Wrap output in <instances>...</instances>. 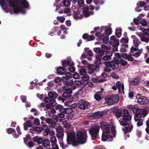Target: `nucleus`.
I'll return each mask as SVG.
<instances>
[{
	"instance_id": "obj_1",
	"label": "nucleus",
	"mask_w": 149,
	"mask_h": 149,
	"mask_svg": "<svg viewBox=\"0 0 149 149\" xmlns=\"http://www.w3.org/2000/svg\"><path fill=\"white\" fill-rule=\"evenodd\" d=\"M67 134L68 143L70 144L72 143V145L73 146H76L78 144L84 143L86 141L87 135L84 132L79 131L77 132L75 142H74L75 137V133L73 131L69 132L68 131Z\"/></svg>"
},
{
	"instance_id": "obj_62",
	"label": "nucleus",
	"mask_w": 149,
	"mask_h": 149,
	"mask_svg": "<svg viewBox=\"0 0 149 149\" xmlns=\"http://www.w3.org/2000/svg\"><path fill=\"white\" fill-rule=\"evenodd\" d=\"M46 122L49 124L52 123L54 121L51 119L50 118H47L45 119Z\"/></svg>"
},
{
	"instance_id": "obj_15",
	"label": "nucleus",
	"mask_w": 149,
	"mask_h": 149,
	"mask_svg": "<svg viewBox=\"0 0 149 149\" xmlns=\"http://www.w3.org/2000/svg\"><path fill=\"white\" fill-rule=\"evenodd\" d=\"M104 91L103 89L102 88L101 91L97 92L94 95L95 99L97 100H100L102 99V98L100 95L101 94L102 92Z\"/></svg>"
},
{
	"instance_id": "obj_9",
	"label": "nucleus",
	"mask_w": 149,
	"mask_h": 149,
	"mask_svg": "<svg viewBox=\"0 0 149 149\" xmlns=\"http://www.w3.org/2000/svg\"><path fill=\"white\" fill-rule=\"evenodd\" d=\"M84 14L82 12H81L79 9H75L74 11L73 16L74 18L75 19H79L82 18Z\"/></svg>"
},
{
	"instance_id": "obj_61",
	"label": "nucleus",
	"mask_w": 149,
	"mask_h": 149,
	"mask_svg": "<svg viewBox=\"0 0 149 149\" xmlns=\"http://www.w3.org/2000/svg\"><path fill=\"white\" fill-rule=\"evenodd\" d=\"M72 110L70 108H66L65 113L68 114H69L72 113Z\"/></svg>"
},
{
	"instance_id": "obj_35",
	"label": "nucleus",
	"mask_w": 149,
	"mask_h": 149,
	"mask_svg": "<svg viewBox=\"0 0 149 149\" xmlns=\"http://www.w3.org/2000/svg\"><path fill=\"white\" fill-rule=\"evenodd\" d=\"M120 63L123 66L127 65V67H128L129 66V65L127 63V61L123 59H120Z\"/></svg>"
},
{
	"instance_id": "obj_55",
	"label": "nucleus",
	"mask_w": 149,
	"mask_h": 149,
	"mask_svg": "<svg viewBox=\"0 0 149 149\" xmlns=\"http://www.w3.org/2000/svg\"><path fill=\"white\" fill-rule=\"evenodd\" d=\"M68 64L72 66L73 65V63L70 58H68L67 60Z\"/></svg>"
},
{
	"instance_id": "obj_60",
	"label": "nucleus",
	"mask_w": 149,
	"mask_h": 149,
	"mask_svg": "<svg viewBox=\"0 0 149 149\" xmlns=\"http://www.w3.org/2000/svg\"><path fill=\"white\" fill-rule=\"evenodd\" d=\"M24 129L26 130L28 129V121H26V122L23 124Z\"/></svg>"
},
{
	"instance_id": "obj_49",
	"label": "nucleus",
	"mask_w": 149,
	"mask_h": 149,
	"mask_svg": "<svg viewBox=\"0 0 149 149\" xmlns=\"http://www.w3.org/2000/svg\"><path fill=\"white\" fill-rule=\"evenodd\" d=\"M141 40V41L146 42H148V38H146L143 36L142 37H141L140 38Z\"/></svg>"
},
{
	"instance_id": "obj_52",
	"label": "nucleus",
	"mask_w": 149,
	"mask_h": 149,
	"mask_svg": "<svg viewBox=\"0 0 149 149\" xmlns=\"http://www.w3.org/2000/svg\"><path fill=\"white\" fill-rule=\"evenodd\" d=\"M111 30L109 28H107L105 31L107 35H109L111 34Z\"/></svg>"
},
{
	"instance_id": "obj_17",
	"label": "nucleus",
	"mask_w": 149,
	"mask_h": 149,
	"mask_svg": "<svg viewBox=\"0 0 149 149\" xmlns=\"http://www.w3.org/2000/svg\"><path fill=\"white\" fill-rule=\"evenodd\" d=\"M65 71V69L61 67H58L56 70L57 73L60 75L63 74H64V72Z\"/></svg>"
},
{
	"instance_id": "obj_11",
	"label": "nucleus",
	"mask_w": 149,
	"mask_h": 149,
	"mask_svg": "<svg viewBox=\"0 0 149 149\" xmlns=\"http://www.w3.org/2000/svg\"><path fill=\"white\" fill-rule=\"evenodd\" d=\"M88 9L89 8L87 6H85L83 7V11L82 12L85 17H88L90 15H92L93 14V12L92 11H88Z\"/></svg>"
},
{
	"instance_id": "obj_29",
	"label": "nucleus",
	"mask_w": 149,
	"mask_h": 149,
	"mask_svg": "<svg viewBox=\"0 0 149 149\" xmlns=\"http://www.w3.org/2000/svg\"><path fill=\"white\" fill-rule=\"evenodd\" d=\"M43 145L45 147L50 146V142L49 140L47 139H45L43 141Z\"/></svg>"
},
{
	"instance_id": "obj_36",
	"label": "nucleus",
	"mask_w": 149,
	"mask_h": 149,
	"mask_svg": "<svg viewBox=\"0 0 149 149\" xmlns=\"http://www.w3.org/2000/svg\"><path fill=\"white\" fill-rule=\"evenodd\" d=\"M140 113L144 117L148 114V111L146 110L142 109L140 111Z\"/></svg>"
},
{
	"instance_id": "obj_57",
	"label": "nucleus",
	"mask_w": 149,
	"mask_h": 149,
	"mask_svg": "<svg viewBox=\"0 0 149 149\" xmlns=\"http://www.w3.org/2000/svg\"><path fill=\"white\" fill-rule=\"evenodd\" d=\"M89 77L86 75H83V76L82 77V79L84 81H87L89 79Z\"/></svg>"
},
{
	"instance_id": "obj_63",
	"label": "nucleus",
	"mask_w": 149,
	"mask_h": 149,
	"mask_svg": "<svg viewBox=\"0 0 149 149\" xmlns=\"http://www.w3.org/2000/svg\"><path fill=\"white\" fill-rule=\"evenodd\" d=\"M95 38V37L93 35H90L87 38V40L88 41H91L94 40Z\"/></svg>"
},
{
	"instance_id": "obj_59",
	"label": "nucleus",
	"mask_w": 149,
	"mask_h": 149,
	"mask_svg": "<svg viewBox=\"0 0 149 149\" xmlns=\"http://www.w3.org/2000/svg\"><path fill=\"white\" fill-rule=\"evenodd\" d=\"M44 101L47 103H52V100L48 97L45 98L44 99Z\"/></svg>"
},
{
	"instance_id": "obj_54",
	"label": "nucleus",
	"mask_w": 149,
	"mask_h": 149,
	"mask_svg": "<svg viewBox=\"0 0 149 149\" xmlns=\"http://www.w3.org/2000/svg\"><path fill=\"white\" fill-rule=\"evenodd\" d=\"M59 143L60 145L61 146L62 148L63 149H64L67 147V146L66 145L65 146L63 143L62 142V141H61V140L59 141Z\"/></svg>"
},
{
	"instance_id": "obj_58",
	"label": "nucleus",
	"mask_w": 149,
	"mask_h": 149,
	"mask_svg": "<svg viewBox=\"0 0 149 149\" xmlns=\"http://www.w3.org/2000/svg\"><path fill=\"white\" fill-rule=\"evenodd\" d=\"M66 77L68 79H70L72 77V75L71 73L68 72L65 74Z\"/></svg>"
},
{
	"instance_id": "obj_33",
	"label": "nucleus",
	"mask_w": 149,
	"mask_h": 149,
	"mask_svg": "<svg viewBox=\"0 0 149 149\" xmlns=\"http://www.w3.org/2000/svg\"><path fill=\"white\" fill-rule=\"evenodd\" d=\"M84 50L87 53L88 55L90 56H93V52L89 48H85L84 49Z\"/></svg>"
},
{
	"instance_id": "obj_48",
	"label": "nucleus",
	"mask_w": 149,
	"mask_h": 149,
	"mask_svg": "<svg viewBox=\"0 0 149 149\" xmlns=\"http://www.w3.org/2000/svg\"><path fill=\"white\" fill-rule=\"evenodd\" d=\"M120 58H118L117 57H114L113 58V60L114 62L118 64H119L120 63Z\"/></svg>"
},
{
	"instance_id": "obj_40",
	"label": "nucleus",
	"mask_w": 149,
	"mask_h": 149,
	"mask_svg": "<svg viewBox=\"0 0 149 149\" xmlns=\"http://www.w3.org/2000/svg\"><path fill=\"white\" fill-rule=\"evenodd\" d=\"M141 114L139 113H138L136 114L135 116L134 117V119L136 121H137L141 117Z\"/></svg>"
},
{
	"instance_id": "obj_18",
	"label": "nucleus",
	"mask_w": 149,
	"mask_h": 149,
	"mask_svg": "<svg viewBox=\"0 0 149 149\" xmlns=\"http://www.w3.org/2000/svg\"><path fill=\"white\" fill-rule=\"evenodd\" d=\"M72 93V89L69 88L68 92H65L63 94V97L65 98H68L71 96V94Z\"/></svg>"
},
{
	"instance_id": "obj_8",
	"label": "nucleus",
	"mask_w": 149,
	"mask_h": 149,
	"mask_svg": "<svg viewBox=\"0 0 149 149\" xmlns=\"http://www.w3.org/2000/svg\"><path fill=\"white\" fill-rule=\"evenodd\" d=\"M78 105L79 108L84 110L88 109L90 106L89 103L87 101L82 100L78 102Z\"/></svg>"
},
{
	"instance_id": "obj_6",
	"label": "nucleus",
	"mask_w": 149,
	"mask_h": 149,
	"mask_svg": "<svg viewBox=\"0 0 149 149\" xmlns=\"http://www.w3.org/2000/svg\"><path fill=\"white\" fill-rule=\"evenodd\" d=\"M103 63L105 65L104 66V70L107 72H109L111 71V68L113 70L116 68L115 63L113 61H111L109 62L108 61H104Z\"/></svg>"
},
{
	"instance_id": "obj_21",
	"label": "nucleus",
	"mask_w": 149,
	"mask_h": 149,
	"mask_svg": "<svg viewBox=\"0 0 149 149\" xmlns=\"http://www.w3.org/2000/svg\"><path fill=\"white\" fill-rule=\"evenodd\" d=\"M101 59V57L99 55L96 56V59L94 61V62L95 63L98 65H100L101 64V61H100Z\"/></svg>"
},
{
	"instance_id": "obj_4",
	"label": "nucleus",
	"mask_w": 149,
	"mask_h": 149,
	"mask_svg": "<svg viewBox=\"0 0 149 149\" xmlns=\"http://www.w3.org/2000/svg\"><path fill=\"white\" fill-rule=\"evenodd\" d=\"M106 103L111 105L117 103L119 100L118 96L116 95H108L105 98Z\"/></svg>"
},
{
	"instance_id": "obj_5",
	"label": "nucleus",
	"mask_w": 149,
	"mask_h": 149,
	"mask_svg": "<svg viewBox=\"0 0 149 149\" xmlns=\"http://www.w3.org/2000/svg\"><path fill=\"white\" fill-rule=\"evenodd\" d=\"M99 130V127L97 126H94L91 127L89 130V132L92 136L93 140L96 139Z\"/></svg>"
},
{
	"instance_id": "obj_43",
	"label": "nucleus",
	"mask_w": 149,
	"mask_h": 149,
	"mask_svg": "<svg viewBox=\"0 0 149 149\" xmlns=\"http://www.w3.org/2000/svg\"><path fill=\"white\" fill-rule=\"evenodd\" d=\"M50 141L52 144L56 143L57 141L56 137L55 136L52 137Z\"/></svg>"
},
{
	"instance_id": "obj_46",
	"label": "nucleus",
	"mask_w": 149,
	"mask_h": 149,
	"mask_svg": "<svg viewBox=\"0 0 149 149\" xmlns=\"http://www.w3.org/2000/svg\"><path fill=\"white\" fill-rule=\"evenodd\" d=\"M42 130V129L41 127H36L34 128L33 131H36L38 133L40 132Z\"/></svg>"
},
{
	"instance_id": "obj_38",
	"label": "nucleus",
	"mask_w": 149,
	"mask_h": 149,
	"mask_svg": "<svg viewBox=\"0 0 149 149\" xmlns=\"http://www.w3.org/2000/svg\"><path fill=\"white\" fill-rule=\"evenodd\" d=\"M16 130L18 132V135H16L15 134L14 135V137L16 138H18L19 136L21 134V132H20V128L18 126H17V127Z\"/></svg>"
},
{
	"instance_id": "obj_10",
	"label": "nucleus",
	"mask_w": 149,
	"mask_h": 149,
	"mask_svg": "<svg viewBox=\"0 0 149 149\" xmlns=\"http://www.w3.org/2000/svg\"><path fill=\"white\" fill-rule=\"evenodd\" d=\"M109 42L110 44L113 45L115 47V50L117 51V48L116 47L119 45L118 40L114 36H112L111 37Z\"/></svg>"
},
{
	"instance_id": "obj_20",
	"label": "nucleus",
	"mask_w": 149,
	"mask_h": 149,
	"mask_svg": "<svg viewBox=\"0 0 149 149\" xmlns=\"http://www.w3.org/2000/svg\"><path fill=\"white\" fill-rule=\"evenodd\" d=\"M93 67V66L92 64H89L88 65V72L89 74H91L94 72V70Z\"/></svg>"
},
{
	"instance_id": "obj_30",
	"label": "nucleus",
	"mask_w": 149,
	"mask_h": 149,
	"mask_svg": "<svg viewBox=\"0 0 149 149\" xmlns=\"http://www.w3.org/2000/svg\"><path fill=\"white\" fill-rule=\"evenodd\" d=\"M122 112L121 109H118L117 110L115 113V116L118 118H120L122 116Z\"/></svg>"
},
{
	"instance_id": "obj_31",
	"label": "nucleus",
	"mask_w": 149,
	"mask_h": 149,
	"mask_svg": "<svg viewBox=\"0 0 149 149\" xmlns=\"http://www.w3.org/2000/svg\"><path fill=\"white\" fill-rule=\"evenodd\" d=\"M116 34L118 37H120L121 35V30L120 28H117L116 31Z\"/></svg>"
},
{
	"instance_id": "obj_24",
	"label": "nucleus",
	"mask_w": 149,
	"mask_h": 149,
	"mask_svg": "<svg viewBox=\"0 0 149 149\" xmlns=\"http://www.w3.org/2000/svg\"><path fill=\"white\" fill-rule=\"evenodd\" d=\"M94 51L97 54L102 55L104 54V52L102 51L100 48H96L93 49Z\"/></svg>"
},
{
	"instance_id": "obj_16",
	"label": "nucleus",
	"mask_w": 149,
	"mask_h": 149,
	"mask_svg": "<svg viewBox=\"0 0 149 149\" xmlns=\"http://www.w3.org/2000/svg\"><path fill=\"white\" fill-rule=\"evenodd\" d=\"M139 81L138 78H134L132 79L129 81V84L136 85L139 84Z\"/></svg>"
},
{
	"instance_id": "obj_37",
	"label": "nucleus",
	"mask_w": 149,
	"mask_h": 149,
	"mask_svg": "<svg viewBox=\"0 0 149 149\" xmlns=\"http://www.w3.org/2000/svg\"><path fill=\"white\" fill-rule=\"evenodd\" d=\"M100 38L101 39L103 40V42L104 43H106L107 42L108 38L107 36L105 37L101 35L100 36Z\"/></svg>"
},
{
	"instance_id": "obj_53",
	"label": "nucleus",
	"mask_w": 149,
	"mask_h": 149,
	"mask_svg": "<svg viewBox=\"0 0 149 149\" xmlns=\"http://www.w3.org/2000/svg\"><path fill=\"white\" fill-rule=\"evenodd\" d=\"M137 5L139 7H143L145 5V3L142 1H139L137 3Z\"/></svg>"
},
{
	"instance_id": "obj_56",
	"label": "nucleus",
	"mask_w": 149,
	"mask_h": 149,
	"mask_svg": "<svg viewBox=\"0 0 149 149\" xmlns=\"http://www.w3.org/2000/svg\"><path fill=\"white\" fill-rule=\"evenodd\" d=\"M139 109V107L137 106H134L132 108V110L134 112L136 113L138 111Z\"/></svg>"
},
{
	"instance_id": "obj_19",
	"label": "nucleus",
	"mask_w": 149,
	"mask_h": 149,
	"mask_svg": "<svg viewBox=\"0 0 149 149\" xmlns=\"http://www.w3.org/2000/svg\"><path fill=\"white\" fill-rule=\"evenodd\" d=\"M33 140L34 141L36 142L38 144H41L43 141L42 138L38 136L34 137Z\"/></svg>"
},
{
	"instance_id": "obj_45",
	"label": "nucleus",
	"mask_w": 149,
	"mask_h": 149,
	"mask_svg": "<svg viewBox=\"0 0 149 149\" xmlns=\"http://www.w3.org/2000/svg\"><path fill=\"white\" fill-rule=\"evenodd\" d=\"M56 131L58 133H62L63 132L62 127L60 126L57 127L56 129Z\"/></svg>"
},
{
	"instance_id": "obj_23",
	"label": "nucleus",
	"mask_w": 149,
	"mask_h": 149,
	"mask_svg": "<svg viewBox=\"0 0 149 149\" xmlns=\"http://www.w3.org/2000/svg\"><path fill=\"white\" fill-rule=\"evenodd\" d=\"M127 120H126L124 118H123L120 119L119 120V122L121 125H128V126H129V123H128V124H127Z\"/></svg>"
},
{
	"instance_id": "obj_41",
	"label": "nucleus",
	"mask_w": 149,
	"mask_h": 149,
	"mask_svg": "<svg viewBox=\"0 0 149 149\" xmlns=\"http://www.w3.org/2000/svg\"><path fill=\"white\" fill-rule=\"evenodd\" d=\"M80 74L81 75H83L86 74V70L83 68H81L79 70Z\"/></svg>"
},
{
	"instance_id": "obj_32",
	"label": "nucleus",
	"mask_w": 149,
	"mask_h": 149,
	"mask_svg": "<svg viewBox=\"0 0 149 149\" xmlns=\"http://www.w3.org/2000/svg\"><path fill=\"white\" fill-rule=\"evenodd\" d=\"M133 126L132 125H131L130 126L129 128H128L127 127H125L124 128H123V130L125 132H130L132 130L133 128Z\"/></svg>"
},
{
	"instance_id": "obj_42",
	"label": "nucleus",
	"mask_w": 149,
	"mask_h": 149,
	"mask_svg": "<svg viewBox=\"0 0 149 149\" xmlns=\"http://www.w3.org/2000/svg\"><path fill=\"white\" fill-rule=\"evenodd\" d=\"M111 133L113 135V136L114 137H115L116 131L115 130V127L113 126L111 128Z\"/></svg>"
},
{
	"instance_id": "obj_13",
	"label": "nucleus",
	"mask_w": 149,
	"mask_h": 149,
	"mask_svg": "<svg viewBox=\"0 0 149 149\" xmlns=\"http://www.w3.org/2000/svg\"><path fill=\"white\" fill-rule=\"evenodd\" d=\"M116 84L118 88V91L120 93L124 92V86L123 84H121L120 81H118L116 83Z\"/></svg>"
},
{
	"instance_id": "obj_26",
	"label": "nucleus",
	"mask_w": 149,
	"mask_h": 149,
	"mask_svg": "<svg viewBox=\"0 0 149 149\" xmlns=\"http://www.w3.org/2000/svg\"><path fill=\"white\" fill-rule=\"evenodd\" d=\"M92 80L94 82L97 83L98 82H103L105 81V79H101L100 78H99V79L93 77L92 79Z\"/></svg>"
},
{
	"instance_id": "obj_2",
	"label": "nucleus",
	"mask_w": 149,
	"mask_h": 149,
	"mask_svg": "<svg viewBox=\"0 0 149 149\" xmlns=\"http://www.w3.org/2000/svg\"><path fill=\"white\" fill-rule=\"evenodd\" d=\"M10 4V6L14 8L15 13L21 12L22 14L26 13L25 8L28 7V4L25 0H16V1L13 0H6Z\"/></svg>"
},
{
	"instance_id": "obj_47",
	"label": "nucleus",
	"mask_w": 149,
	"mask_h": 149,
	"mask_svg": "<svg viewBox=\"0 0 149 149\" xmlns=\"http://www.w3.org/2000/svg\"><path fill=\"white\" fill-rule=\"evenodd\" d=\"M121 41L124 43H127L128 42V38L127 37L123 38L121 39Z\"/></svg>"
},
{
	"instance_id": "obj_25",
	"label": "nucleus",
	"mask_w": 149,
	"mask_h": 149,
	"mask_svg": "<svg viewBox=\"0 0 149 149\" xmlns=\"http://www.w3.org/2000/svg\"><path fill=\"white\" fill-rule=\"evenodd\" d=\"M62 124L63 125V127L66 129H68L70 127V124L68 122L65 121H64L62 122Z\"/></svg>"
},
{
	"instance_id": "obj_50",
	"label": "nucleus",
	"mask_w": 149,
	"mask_h": 149,
	"mask_svg": "<svg viewBox=\"0 0 149 149\" xmlns=\"http://www.w3.org/2000/svg\"><path fill=\"white\" fill-rule=\"evenodd\" d=\"M57 19L61 23L63 22L65 20V19L63 17H57Z\"/></svg>"
},
{
	"instance_id": "obj_34",
	"label": "nucleus",
	"mask_w": 149,
	"mask_h": 149,
	"mask_svg": "<svg viewBox=\"0 0 149 149\" xmlns=\"http://www.w3.org/2000/svg\"><path fill=\"white\" fill-rule=\"evenodd\" d=\"M101 48L102 50L104 51H106L107 50H110L111 47L109 46H107L106 45H102Z\"/></svg>"
},
{
	"instance_id": "obj_14",
	"label": "nucleus",
	"mask_w": 149,
	"mask_h": 149,
	"mask_svg": "<svg viewBox=\"0 0 149 149\" xmlns=\"http://www.w3.org/2000/svg\"><path fill=\"white\" fill-rule=\"evenodd\" d=\"M107 113L105 111H98L95 113L94 115L95 118H99L105 116Z\"/></svg>"
},
{
	"instance_id": "obj_39",
	"label": "nucleus",
	"mask_w": 149,
	"mask_h": 149,
	"mask_svg": "<svg viewBox=\"0 0 149 149\" xmlns=\"http://www.w3.org/2000/svg\"><path fill=\"white\" fill-rule=\"evenodd\" d=\"M71 0H65L63 3V5L65 6H68L70 4Z\"/></svg>"
},
{
	"instance_id": "obj_64",
	"label": "nucleus",
	"mask_w": 149,
	"mask_h": 149,
	"mask_svg": "<svg viewBox=\"0 0 149 149\" xmlns=\"http://www.w3.org/2000/svg\"><path fill=\"white\" fill-rule=\"evenodd\" d=\"M73 77L74 79H78L79 77V75L76 72H75L73 75Z\"/></svg>"
},
{
	"instance_id": "obj_44",
	"label": "nucleus",
	"mask_w": 149,
	"mask_h": 149,
	"mask_svg": "<svg viewBox=\"0 0 149 149\" xmlns=\"http://www.w3.org/2000/svg\"><path fill=\"white\" fill-rule=\"evenodd\" d=\"M74 81L72 79L70 80L68 82L66 83V84L68 86H70L72 85H74Z\"/></svg>"
},
{
	"instance_id": "obj_51",
	"label": "nucleus",
	"mask_w": 149,
	"mask_h": 149,
	"mask_svg": "<svg viewBox=\"0 0 149 149\" xmlns=\"http://www.w3.org/2000/svg\"><path fill=\"white\" fill-rule=\"evenodd\" d=\"M64 11L65 13L67 14L68 15L70 16L71 15V13L70 9L68 8H66L65 9Z\"/></svg>"
},
{
	"instance_id": "obj_12",
	"label": "nucleus",
	"mask_w": 149,
	"mask_h": 149,
	"mask_svg": "<svg viewBox=\"0 0 149 149\" xmlns=\"http://www.w3.org/2000/svg\"><path fill=\"white\" fill-rule=\"evenodd\" d=\"M123 118L127 120H130L131 119V116L129 115L128 111L126 109H124L123 111Z\"/></svg>"
},
{
	"instance_id": "obj_28",
	"label": "nucleus",
	"mask_w": 149,
	"mask_h": 149,
	"mask_svg": "<svg viewBox=\"0 0 149 149\" xmlns=\"http://www.w3.org/2000/svg\"><path fill=\"white\" fill-rule=\"evenodd\" d=\"M138 28L143 32V33L146 35H148L149 34V31L148 29H145L144 28H141L140 26H138Z\"/></svg>"
},
{
	"instance_id": "obj_27",
	"label": "nucleus",
	"mask_w": 149,
	"mask_h": 149,
	"mask_svg": "<svg viewBox=\"0 0 149 149\" xmlns=\"http://www.w3.org/2000/svg\"><path fill=\"white\" fill-rule=\"evenodd\" d=\"M133 43L135 47H138V46L141 43L139 40L137 38L133 40Z\"/></svg>"
},
{
	"instance_id": "obj_22",
	"label": "nucleus",
	"mask_w": 149,
	"mask_h": 149,
	"mask_svg": "<svg viewBox=\"0 0 149 149\" xmlns=\"http://www.w3.org/2000/svg\"><path fill=\"white\" fill-rule=\"evenodd\" d=\"M49 97L51 98H56L58 96V95L56 93H53L50 91L48 93Z\"/></svg>"
},
{
	"instance_id": "obj_7",
	"label": "nucleus",
	"mask_w": 149,
	"mask_h": 149,
	"mask_svg": "<svg viewBox=\"0 0 149 149\" xmlns=\"http://www.w3.org/2000/svg\"><path fill=\"white\" fill-rule=\"evenodd\" d=\"M136 101L141 104H145L148 103L149 100L148 99L139 94H137L136 97Z\"/></svg>"
},
{
	"instance_id": "obj_3",
	"label": "nucleus",
	"mask_w": 149,
	"mask_h": 149,
	"mask_svg": "<svg viewBox=\"0 0 149 149\" xmlns=\"http://www.w3.org/2000/svg\"><path fill=\"white\" fill-rule=\"evenodd\" d=\"M100 127L102 130V140L103 141L112 140V136L111 135L109 125L106 122L102 121L100 123Z\"/></svg>"
}]
</instances>
